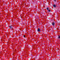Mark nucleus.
<instances>
[{"label": "nucleus", "instance_id": "1", "mask_svg": "<svg viewBox=\"0 0 60 60\" xmlns=\"http://www.w3.org/2000/svg\"><path fill=\"white\" fill-rule=\"evenodd\" d=\"M52 25L53 26H54L55 25V23L54 22H53L52 23Z\"/></svg>", "mask_w": 60, "mask_h": 60}, {"label": "nucleus", "instance_id": "2", "mask_svg": "<svg viewBox=\"0 0 60 60\" xmlns=\"http://www.w3.org/2000/svg\"><path fill=\"white\" fill-rule=\"evenodd\" d=\"M38 32H40V30L39 29H38Z\"/></svg>", "mask_w": 60, "mask_h": 60}, {"label": "nucleus", "instance_id": "3", "mask_svg": "<svg viewBox=\"0 0 60 60\" xmlns=\"http://www.w3.org/2000/svg\"><path fill=\"white\" fill-rule=\"evenodd\" d=\"M53 6L54 7H56V5H53Z\"/></svg>", "mask_w": 60, "mask_h": 60}, {"label": "nucleus", "instance_id": "4", "mask_svg": "<svg viewBox=\"0 0 60 60\" xmlns=\"http://www.w3.org/2000/svg\"><path fill=\"white\" fill-rule=\"evenodd\" d=\"M48 11H49V12H50V10H48Z\"/></svg>", "mask_w": 60, "mask_h": 60}, {"label": "nucleus", "instance_id": "5", "mask_svg": "<svg viewBox=\"0 0 60 60\" xmlns=\"http://www.w3.org/2000/svg\"><path fill=\"white\" fill-rule=\"evenodd\" d=\"M47 10H49V8H47Z\"/></svg>", "mask_w": 60, "mask_h": 60}, {"label": "nucleus", "instance_id": "6", "mask_svg": "<svg viewBox=\"0 0 60 60\" xmlns=\"http://www.w3.org/2000/svg\"><path fill=\"white\" fill-rule=\"evenodd\" d=\"M59 38H60V36H59V37H58Z\"/></svg>", "mask_w": 60, "mask_h": 60}, {"label": "nucleus", "instance_id": "7", "mask_svg": "<svg viewBox=\"0 0 60 60\" xmlns=\"http://www.w3.org/2000/svg\"><path fill=\"white\" fill-rule=\"evenodd\" d=\"M23 36H24V37H25V35H24Z\"/></svg>", "mask_w": 60, "mask_h": 60}, {"label": "nucleus", "instance_id": "8", "mask_svg": "<svg viewBox=\"0 0 60 60\" xmlns=\"http://www.w3.org/2000/svg\"><path fill=\"white\" fill-rule=\"evenodd\" d=\"M54 1H56V0H54Z\"/></svg>", "mask_w": 60, "mask_h": 60}]
</instances>
